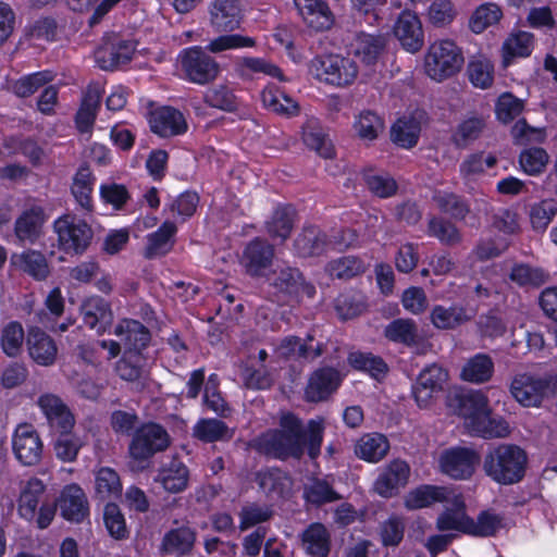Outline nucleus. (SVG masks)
Listing matches in <instances>:
<instances>
[{
	"mask_svg": "<svg viewBox=\"0 0 557 557\" xmlns=\"http://www.w3.org/2000/svg\"><path fill=\"white\" fill-rule=\"evenodd\" d=\"M324 425L320 421L309 420L307 429L293 412L280 418L278 428L262 432L252 441V448L260 455L280 461L300 460L305 453L311 460L321 454Z\"/></svg>",
	"mask_w": 557,
	"mask_h": 557,
	"instance_id": "obj_1",
	"label": "nucleus"
},
{
	"mask_svg": "<svg viewBox=\"0 0 557 557\" xmlns=\"http://www.w3.org/2000/svg\"><path fill=\"white\" fill-rule=\"evenodd\" d=\"M458 414L471 430L484 438L505 437L509 425L504 418H495L490 408L487 395L482 391L468 389L457 395Z\"/></svg>",
	"mask_w": 557,
	"mask_h": 557,
	"instance_id": "obj_2",
	"label": "nucleus"
},
{
	"mask_svg": "<svg viewBox=\"0 0 557 557\" xmlns=\"http://www.w3.org/2000/svg\"><path fill=\"white\" fill-rule=\"evenodd\" d=\"M527 451L516 444L490 447L483 459V471L493 482L513 485L521 482L528 468Z\"/></svg>",
	"mask_w": 557,
	"mask_h": 557,
	"instance_id": "obj_3",
	"label": "nucleus"
},
{
	"mask_svg": "<svg viewBox=\"0 0 557 557\" xmlns=\"http://www.w3.org/2000/svg\"><path fill=\"white\" fill-rule=\"evenodd\" d=\"M17 512L26 521H35L38 529L48 528L57 512V502L50 500L42 480L33 476L21 487Z\"/></svg>",
	"mask_w": 557,
	"mask_h": 557,
	"instance_id": "obj_4",
	"label": "nucleus"
},
{
	"mask_svg": "<svg viewBox=\"0 0 557 557\" xmlns=\"http://www.w3.org/2000/svg\"><path fill=\"white\" fill-rule=\"evenodd\" d=\"M52 228L59 250L71 257L83 256L94 239L91 225L76 214H62L53 221Z\"/></svg>",
	"mask_w": 557,
	"mask_h": 557,
	"instance_id": "obj_5",
	"label": "nucleus"
},
{
	"mask_svg": "<svg viewBox=\"0 0 557 557\" xmlns=\"http://www.w3.org/2000/svg\"><path fill=\"white\" fill-rule=\"evenodd\" d=\"M309 73L321 83L343 88L355 83L359 67L354 59L331 53L314 57Z\"/></svg>",
	"mask_w": 557,
	"mask_h": 557,
	"instance_id": "obj_6",
	"label": "nucleus"
},
{
	"mask_svg": "<svg viewBox=\"0 0 557 557\" xmlns=\"http://www.w3.org/2000/svg\"><path fill=\"white\" fill-rule=\"evenodd\" d=\"M465 63L461 49L449 39L430 45L424 57L425 74L435 82H443L460 72Z\"/></svg>",
	"mask_w": 557,
	"mask_h": 557,
	"instance_id": "obj_7",
	"label": "nucleus"
},
{
	"mask_svg": "<svg viewBox=\"0 0 557 557\" xmlns=\"http://www.w3.org/2000/svg\"><path fill=\"white\" fill-rule=\"evenodd\" d=\"M267 281L277 301H299L302 297L312 299L317 294L315 286L296 267H277Z\"/></svg>",
	"mask_w": 557,
	"mask_h": 557,
	"instance_id": "obj_8",
	"label": "nucleus"
},
{
	"mask_svg": "<svg viewBox=\"0 0 557 557\" xmlns=\"http://www.w3.org/2000/svg\"><path fill=\"white\" fill-rule=\"evenodd\" d=\"M171 437L165 428L157 422L140 425L133 434L128 446L129 457L143 469L149 466L151 458L168 449Z\"/></svg>",
	"mask_w": 557,
	"mask_h": 557,
	"instance_id": "obj_9",
	"label": "nucleus"
},
{
	"mask_svg": "<svg viewBox=\"0 0 557 557\" xmlns=\"http://www.w3.org/2000/svg\"><path fill=\"white\" fill-rule=\"evenodd\" d=\"M178 60L186 79L194 84H209L220 74V64L199 46L184 49Z\"/></svg>",
	"mask_w": 557,
	"mask_h": 557,
	"instance_id": "obj_10",
	"label": "nucleus"
},
{
	"mask_svg": "<svg viewBox=\"0 0 557 557\" xmlns=\"http://www.w3.org/2000/svg\"><path fill=\"white\" fill-rule=\"evenodd\" d=\"M552 374H516L510 383V394L523 407H540L550 397Z\"/></svg>",
	"mask_w": 557,
	"mask_h": 557,
	"instance_id": "obj_11",
	"label": "nucleus"
},
{
	"mask_svg": "<svg viewBox=\"0 0 557 557\" xmlns=\"http://www.w3.org/2000/svg\"><path fill=\"white\" fill-rule=\"evenodd\" d=\"M480 462L479 453L466 446L444 449L438 458L440 470L453 480H469Z\"/></svg>",
	"mask_w": 557,
	"mask_h": 557,
	"instance_id": "obj_12",
	"label": "nucleus"
},
{
	"mask_svg": "<svg viewBox=\"0 0 557 557\" xmlns=\"http://www.w3.org/2000/svg\"><path fill=\"white\" fill-rule=\"evenodd\" d=\"M133 40L111 34L103 38L102 44L95 50V61L101 70L113 71L128 63L135 52Z\"/></svg>",
	"mask_w": 557,
	"mask_h": 557,
	"instance_id": "obj_13",
	"label": "nucleus"
},
{
	"mask_svg": "<svg viewBox=\"0 0 557 557\" xmlns=\"http://www.w3.org/2000/svg\"><path fill=\"white\" fill-rule=\"evenodd\" d=\"M274 256V245L257 236L246 244L239 262L248 276L258 278L265 275L273 263Z\"/></svg>",
	"mask_w": 557,
	"mask_h": 557,
	"instance_id": "obj_14",
	"label": "nucleus"
},
{
	"mask_svg": "<svg viewBox=\"0 0 557 557\" xmlns=\"http://www.w3.org/2000/svg\"><path fill=\"white\" fill-rule=\"evenodd\" d=\"M343 382V376L334 367L324 366L313 370L304 389L305 400L308 403H323L337 392Z\"/></svg>",
	"mask_w": 557,
	"mask_h": 557,
	"instance_id": "obj_15",
	"label": "nucleus"
},
{
	"mask_svg": "<svg viewBox=\"0 0 557 557\" xmlns=\"http://www.w3.org/2000/svg\"><path fill=\"white\" fill-rule=\"evenodd\" d=\"M12 449L21 465L32 467L41 461L44 443L32 424L22 423L13 433Z\"/></svg>",
	"mask_w": 557,
	"mask_h": 557,
	"instance_id": "obj_16",
	"label": "nucleus"
},
{
	"mask_svg": "<svg viewBox=\"0 0 557 557\" xmlns=\"http://www.w3.org/2000/svg\"><path fill=\"white\" fill-rule=\"evenodd\" d=\"M49 216L40 205L25 208L14 222V235L22 246L37 244L44 235V227Z\"/></svg>",
	"mask_w": 557,
	"mask_h": 557,
	"instance_id": "obj_17",
	"label": "nucleus"
},
{
	"mask_svg": "<svg viewBox=\"0 0 557 557\" xmlns=\"http://www.w3.org/2000/svg\"><path fill=\"white\" fill-rule=\"evenodd\" d=\"M410 478V466L407 461L396 458L391 460L379 473L374 481V491L384 498H392L399 494Z\"/></svg>",
	"mask_w": 557,
	"mask_h": 557,
	"instance_id": "obj_18",
	"label": "nucleus"
},
{
	"mask_svg": "<svg viewBox=\"0 0 557 557\" xmlns=\"http://www.w3.org/2000/svg\"><path fill=\"white\" fill-rule=\"evenodd\" d=\"M255 482L269 499H285L293 486L290 474L277 466H265L255 473Z\"/></svg>",
	"mask_w": 557,
	"mask_h": 557,
	"instance_id": "obj_19",
	"label": "nucleus"
},
{
	"mask_svg": "<svg viewBox=\"0 0 557 557\" xmlns=\"http://www.w3.org/2000/svg\"><path fill=\"white\" fill-rule=\"evenodd\" d=\"M151 131L160 137H174L185 134L187 122L184 114L173 107H159L148 114Z\"/></svg>",
	"mask_w": 557,
	"mask_h": 557,
	"instance_id": "obj_20",
	"label": "nucleus"
},
{
	"mask_svg": "<svg viewBox=\"0 0 557 557\" xmlns=\"http://www.w3.org/2000/svg\"><path fill=\"white\" fill-rule=\"evenodd\" d=\"M393 32L405 50L414 53L422 48L424 35L421 21L416 12L404 10L399 13Z\"/></svg>",
	"mask_w": 557,
	"mask_h": 557,
	"instance_id": "obj_21",
	"label": "nucleus"
},
{
	"mask_svg": "<svg viewBox=\"0 0 557 557\" xmlns=\"http://www.w3.org/2000/svg\"><path fill=\"white\" fill-rule=\"evenodd\" d=\"M61 517L70 522H83L89 515V505L84 490L76 483L65 485L57 503Z\"/></svg>",
	"mask_w": 557,
	"mask_h": 557,
	"instance_id": "obj_22",
	"label": "nucleus"
},
{
	"mask_svg": "<svg viewBox=\"0 0 557 557\" xmlns=\"http://www.w3.org/2000/svg\"><path fill=\"white\" fill-rule=\"evenodd\" d=\"M114 335L120 337L124 351L144 354L151 343V332L140 321L123 319L115 326Z\"/></svg>",
	"mask_w": 557,
	"mask_h": 557,
	"instance_id": "obj_23",
	"label": "nucleus"
},
{
	"mask_svg": "<svg viewBox=\"0 0 557 557\" xmlns=\"http://www.w3.org/2000/svg\"><path fill=\"white\" fill-rule=\"evenodd\" d=\"M85 326L95 330L99 335L110 330L113 322L111 305L100 296L85 299L81 306Z\"/></svg>",
	"mask_w": 557,
	"mask_h": 557,
	"instance_id": "obj_24",
	"label": "nucleus"
},
{
	"mask_svg": "<svg viewBox=\"0 0 557 557\" xmlns=\"http://www.w3.org/2000/svg\"><path fill=\"white\" fill-rule=\"evenodd\" d=\"M28 355L39 366H52L57 359L58 347L54 339L39 326L28 327L26 334Z\"/></svg>",
	"mask_w": 557,
	"mask_h": 557,
	"instance_id": "obj_25",
	"label": "nucleus"
},
{
	"mask_svg": "<svg viewBox=\"0 0 557 557\" xmlns=\"http://www.w3.org/2000/svg\"><path fill=\"white\" fill-rule=\"evenodd\" d=\"M330 245L327 234L317 225H305L294 240V251L299 258L320 257Z\"/></svg>",
	"mask_w": 557,
	"mask_h": 557,
	"instance_id": "obj_26",
	"label": "nucleus"
},
{
	"mask_svg": "<svg viewBox=\"0 0 557 557\" xmlns=\"http://www.w3.org/2000/svg\"><path fill=\"white\" fill-rule=\"evenodd\" d=\"M473 317L474 312L469 311L461 304H451L449 307L435 305L430 311L432 325L442 331L456 330L470 322Z\"/></svg>",
	"mask_w": 557,
	"mask_h": 557,
	"instance_id": "obj_27",
	"label": "nucleus"
},
{
	"mask_svg": "<svg viewBox=\"0 0 557 557\" xmlns=\"http://www.w3.org/2000/svg\"><path fill=\"white\" fill-rule=\"evenodd\" d=\"M239 0H214L210 8V22L218 32H233L242 22Z\"/></svg>",
	"mask_w": 557,
	"mask_h": 557,
	"instance_id": "obj_28",
	"label": "nucleus"
},
{
	"mask_svg": "<svg viewBox=\"0 0 557 557\" xmlns=\"http://www.w3.org/2000/svg\"><path fill=\"white\" fill-rule=\"evenodd\" d=\"M296 216V209L292 205H277L264 225L268 235L273 240L284 243L294 230Z\"/></svg>",
	"mask_w": 557,
	"mask_h": 557,
	"instance_id": "obj_29",
	"label": "nucleus"
},
{
	"mask_svg": "<svg viewBox=\"0 0 557 557\" xmlns=\"http://www.w3.org/2000/svg\"><path fill=\"white\" fill-rule=\"evenodd\" d=\"M360 176L373 197L388 199L398 193L397 181L387 172H377L375 168L367 166L361 170Z\"/></svg>",
	"mask_w": 557,
	"mask_h": 557,
	"instance_id": "obj_30",
	"label": "nucleus"
},
{
	"mask_svg": "<svg viewBox=\"0 0 557 557\" xmlns=\"http://www.w3.org/2000/svg\"><path fill=\"white\" fill-rule=\"evenodd\" d=\"M470 516L466 511V504L461 495L454 496L453 507L446 508L436 519L438 531H458L469 534Z\"/></svg>",
	"mask_w": 557,
	"mask_h": 557,
	"instance_id": "obj_31",
	"label": "nucleus"
},
{
	"mask_svg": "<svg viewBox=\"0 0 557 557\" xmlns=\"http://www.w3.org/2000/svg\"><path fill=\"white\" fill-rule=\"evenodd\" d=\"M450 491L446 486L422 484L410 491L405 499L406 508L417 510L436 503L449 500Z\"/></svg>",
	"mask_w": 557,
	"mask_h": 557,
	"instance_id": "obj_32",
	"label": "nucleus"
},
{
	"mask_svg": "<svg viewBox=\"0 0 557 557\" xmlns=\"http://www.w3.org/2000/svg\"><path fill=\"white\" fill-rule=\"evenodd\" d=\"M447 380V372L437 364H431L424 368L413 387V394L417 403L426 401L432 394L443 388V383Z\"/></svg>",
	"mask_w": 557,
	"mask_h": 557,
	"instance_id": "obj_33",
	"label": "nucleus"
},
{
	"mask_svg": "<svg viewBox=\"0 0 557 557\" xmlns=\"http://www.w3.org/2000/svg\"><path fill=\"white\" fill-rule=\"evenodd\" d=\"M302 547L310 557H327L331 550V535L321 522L310 523L301 535Z\"/></svg>",
	"mask_w": 557,
	"mask_h": 557,
	"instance_id": "obj_34",
	"label": "nucleus"
},
{
	"mask_svg": "<svg viewBox=\"0 0 557 557\" xmlns=\"http://www.w3.org/2000/svg\"><path fill=\"white\" fill-rule=\"evenodd\" d=\"M389 450L387 437L381 433L363 434L355 445V455L367 462L376 463L382 460Z\"/></svg>",
	"mask_w": 557,
	"mask_h": 557,
	"instance_id": "obj_35",
	"label": "nucleus"
},
{
	"mask_svg": "<svg viewBox=\"0 0 557 557\" xmlns=\"http://www.w3.org/2000/svg\"><path fill=\"white\" fill-rule=\"evenodd\" d=\"M432 200L437 209L455 221H465L471 213L469 199L465 196L448 190H435Z\"/></svg>",
	"mask_w": 557,
	"mask_h": 557,
	"instance_id": "obj_36",
	"label": "nucleus"
},
{
	"mask_svg": "<svg viewBox=\"0 0 557 557\" xmlns=\"http://www.w3.org/2000/svg\"><path fill=\"white\" fill-rule=\"evenodd\" d=\"M349 367L358 372L366 373L376 381H382L388 373L386 361L370 351H350L347 356Z\"/></svg>",
	"mask_w": 557,
	"mask_h": 557,
	"instance_id": "obj_37",
	"label": "nucleus"
},
{
	"mask_svg": "<svg viewBox=\"0 0 557 557\" xmlns=\"http://www.w3.org/2000/svg\"><path fill=\"white\" fill-rule=\"evenodd\" d=\"M367 297L358 289L343 290L334 299V310L342 321L355 319L367 310Z\"/></svg>",
	"mask_w": 557,
	"mask_h": 557,
	"instance_id": "obj_38",
	"label": "nucleus"
},
{
	"mask_svg": "<svg viewBox=\"0 0 557 557\" xmlns=\"http://www.w3.org/2000/svg\"><path fill=\"white\" fill-rule=\"evenodd\" d=\"M295 5L306 23L317 30L327 29L333 23L332 12L324 1L295 0Z\"/></svg>",
	"mask_w": 557,
	"mask_h": 557,
	"instance_id": "obj_39",
	"label": "nucleus"
},
{
	"mask_svg": "<svg viewBox=\"0 0 557 557\" xmlns=\"http://www.w3.org/2000/svg\"><path fill=\"white\" fill-rule=\"evenodd\" d=\"M101 101V88L97 84L88 85L84 92L81 107L76 113L75 122L78 131L84 134L88 133L95 122L97 111Z\"/></svg>",
	"mask_w": 557,
	"mask_h": 557,
	"instance_id": "obj_40",
	"label": "nucleus"
},
{
	"mask_svg": "<svg viewBox=\"0 0 557 557\" xmlns=\"http://www.w3.org/2000/svg\"><path fill=\"white\" fill-rule=\"evenodd\" d=\"M177 226L173 221L165 220L157 231L148 234L146 257L151 259L157 256H165L174 245Z\"/></svg>",
	"mask_w": 557,
	"mask_h": 557,
	"instance_id": "obj_41",
	"label": "nucleus"
},
{
	"mask_svg": "<svg viewBox=\"0 0 557 557\" xmlns=\"http://www.w3.org/2000/svg\"><path fill=\"white\" fill-rule=\"evenodd\" d=\"M385 47L384 36L361 33L352 44V52L364 65H374Z\"/></svg>",
	"mask_w": 557,
	"mask_h": 557,
	"instance_id": "obj_42",
	"label": "nucleus"
},
{
	"mask_svg": "<svg viewBox=\"0 0 557 557\" xmlns=\"http://www.w3.org/2000/svg\"><path fill=\"white\" fill-rule=\"evenodd\" d=\"M426 120V113L423 110L403 114L391 126L392 139H418Z\"/></svg>",
	"mask_w": 557,
	"mask_h": 557,
	"instance_id": "obj_43",
	"label": "nucleus"
},
{
	"mask_svg": "<svg viewBox=\"0 0 557 557\" xmlns=\"http://www.w3.org/2000/svg\"><path fill=\"white\" fill-rule=\"evenodd\" d=\"M261 99L264 108L275 114L290 117L299 113L298 102L274 85L263 89Z\"/></svg>",
	"mask_w": 557,
	"mask_h": 557,
	"instance_id": "obj_44",
	"label": "nucleus"
},
{
	"mask_svg": "<svg viewBox=\"0 0 557 557\" xmlns=\"http://www.w3.org/2000/svg\"><path fill=\"white\" fill-rule=\"evenodd\" d=\"M123 485L117 471L111 467H100L95 471V496L104 502L122 496Z\"/></svg>",
	"mask_w": 557,
	"mask_h": 557,
	"instance_id": "obj_45",
	"label": "nucleus"
},
{
	"mask_svg": "<svg viewBox=\"0 0 557 557\" xmlns=\"http://www.w3.org/2000/svg\"><path fill=\"white\" fill-rule=\"evenodd\" d=\"M494 374V362L490 355L478 352L463 364L460 377L465 382L482 384L488 382Z\"/></svg>",
	"mask_w": 557,
	"mask_h": 557,
	"instance_id": "obj_46",
	"label": "nucleus"
},
{
	"mask_svg": "<svg viewBox=\"0 0 557 557\" xmlns=\"http://www.w3.org/2000/svg\"><path fill=\"white\" fill-rule=\"evenodd\" d=\"M383 335L387 341L406 347H413L419 342L418 325L412 319H394L384 327Z\"/></svg>",
	"mask_w": 557,
	"mask_h": 557,
	"instance_id": "obj_47",
	"label": "nucleus"
},
{
	"mask_svg": "<svg viewBox=\"0 0 557 557\" xmlns=\"http://www.w3.org/2000/svg\"><path fill=\"white\" fill-rule=\"evenodd\" d=\"M196 541V533L188 527H180L168 531L162 540V549L168 555L183 556L188 554Z\"/></svg>",
	"mask_w": 557,
	"mask_h": 557,
	"instance_id": "obj_48",
	"label": "nucleus"
},
{
	"mask_svg": "<svg viewBox=\"0 0 557 557\" xmlns=\"http://www.w3.org/2000/svg\"><path fill=\"white\" fill-rule=\"evenodd\" d=\"M364 261L357 256H343L330 260L325 272L331 278L348 281L366 272Z\"/></svg>",
	"mask_w": 557,
	"mask_h": 557,
	"instance_id": "obj_49",
	"label": "nucleus"
},
{
	"mask_svg": "<svg viewBox=\"0 0 557 557\" xmlns=\"http://www.w3.org/2000/svg\"><path fill=\"white\" fill-rule=\"evenodd\" d=\"M158 479L165 491L180 493L187 487L189 470L181 460L172 459L160 470Z\"/></svg>",
	"mask_w": 557,
	"mask_h": 557,
	"instance_id": "obj_50",
	"label": "nucleus"
},
{
	"mask_svg": "<svg viewBox=\"0 0 557 557\" xmlns=\"http://www.w3.org/2000/svg\"><path fill=\"white\" fill-rule=\"evenodd\" d=\"M533 46L534 41L531 33L520 30L510 34L502 47L504 65L508 66L516 58L529 57Z\"/></svg>",
	"mask_w": 557,
	"mask_h": 557,
	"instance_id": "obj_51",
	"label": "nucleus"
},
{
	"mask_svg": "<svg viewBox=\"0 0 557 557\" xmlns=\"http://www.w3.org/2000/svg\"><path fill=\"white\" fill-rule=\"evenodd\" d=\"M503 517L491 509L479 512L476 519L470 517L469 536L472 537H492L504 528Z\"/></svg>",
	"mask_w": 557,
	"mask_h": 557,
	"instance_id": "obj_52",
	"label": "nucleus"
},
{
	"mask_svg": "<svg viewBox=\"0 0 557 557\" xmlns=\"http://www.w3.org/2000/svg\"><path fill=\"white\" fill-rule=\"evenodd\" d=\"M304 499L307 504L321 507L325 504L342 499V495L338 494L333 485L325 479L314 478L310 484L305 486Z\"/></svg>",
	"mask_w": 557,
	"mask_h": 557,
	"instance_id": "obj_53",
	"label": "nucleus"
},
{
	"mask_svg": "<svg viewBox=\"0 0 557 557\" xmlns=\"http://www.w3.org/2000/svg\"><path fill=\"white\" fill-rule=\"evenodd\" d=\"M509 278L520 287L539 288L548 281L549 274L539 267H532L528 263H516L510 270Z\"/></svg>",
	"mask_w": 557,
	"mask_h": 557,
	"instance_id": "obj_54",
	"label": "nucleus"
},
{
	"mask_svg": "<svg viewBox=\"0 0 557 557\" xmlns=\"http://www.w3.org/2000/svg\"><path fill=\"white\" fill-rule=\"evenodd\" d=\"M475 327L480 337L488 339L502 337L507 332V324L497 308L481 313L475 321Z\"/></svg>",
	"mask_w": 557,
	"mask_h": 557,
	"instance_id": "obj_55",
	"label": "nucleus"
},
{
	"mask_svg": "<svg viewBox=\"0 0 557 557\" xmlns=\"http://www.w3.org/2000/svg\"><path fill=\"white\" fill-rule=\"evenodd\" d=\"M426 234L447 246H454L461 242L458 227L453 222L437 215L429 219Z\"/></svg>",
	"mask_w": 557,
	"mask_h": 557,
	"instance_id": "obj_56",
	"label": "nucleus"
},
{
	"mask_svg": "<svg viewBox=\"0 0 557 557\" xmlns=\"http://www.w3.org/2000/svg\"><path fill=\"white\" fill-rule=\"evenodd\" d=\"M57 437L53 443L55 457L63 462H73L77 459L78 453L83 447L81 437L73 431L54 434Z\"/></svg>",
	"mask_w": 557,
	"mask_h": 557,
	"instance_id": "obj_57",
	"label": "nucleus"
},
{
	"mask_svg": "<svg viewBox=\"0 0 557 557\" xmlns=\"http://www.w3.org/2000/svg\"><path fill=\"white\" fill-rule=\"evenodd\" d=\"M354 131L362 139H376L385 129L384 120L372 111H362L354 122Z\"/></svg>",
	"mask_w": 557,
	"mask_h": 557,
	"instance_id": "obj_58",
	"label": "nucleus"
},
{
	"mask_svg": "<svg viewBox=\"0 0 557 557\" xmlns=\"http://www.w3.org/2000/svg\"><path fill=\"white\" fill-rule=\"evenodd\" d=\"M145 363L144 354L123 351L121 359L116 362L115 371L122 380L135 382L141 377Z\"/></svg>",
	"mask_w": 557,
	"mask_h": 557,
	"instance_id": "obj_59",
	"label": "nucleus"
},
{
	"mask_svg": "<svg viewBox=\"0 0 557 557\" xmlns=\"http://www.w3.org/2000/svg\"><path fill=\"white\" fill-rule=\"evenodd\" d=\"M26 336L18 321H10L1 331L0 345L8 357H16L21 354Z\"/></svg>",
	"mask_w": 557,
	"mask_h": 557,
	"instance_id": "obj_60",
	"label": "nucleus"
},
{
	"mask_svg": "<svg viewBox=\"0 0 557 557\" xmlns=\"http://www.w3.org/2000/svg\"><path fill=\"white\" fill-rule=\"evenodd\" d=\"M557 214V201L543 199L531 206L530 222L533 231L544 233Z\"/></svg>",
	"mask_w": 557,
	"mask_h": 557,
	"instance_id": "obj_61",
	"label": "nucleus"
},
{
	"mask_svg": "<svg viewBox=\"0 0 557 557\" xmlns=\"http://www.w3.org/2000/svg\"><path fill=\"white\" fill-rule=\"evenodd\" d=\"M103 522L109 534L115 540L127 539L129 531L117 504L108 502L103 508Z\"/></svg>",
	"mask_w": 557,
	"mask_h": 557,
	"instance_id": "obj_62",
	"label": "nucleus"
},
{
	"mask_svg": "<svg viewBox=\"0 0 557 557\" xmlns=\"http://www.w3.org/2000/svg\"><path fill=\"white\" fill-rule=\"evenodd\" d=\"M405 521L404 518L397 515H391L380 525V540L384 547L398 546L404 540L405 535Z\"/></svg>",
	"mask_w": 557,
	"mask_h": 557,
	"instance_id": "obj_63",
	"label": "nucleus"
},
{
	"mask_svg": "<svg viewBox=\"0 0 557 557\" xmlns=\"http://www.w3.org/2000/svg\"><path fill=\"white\" fill-rule=\"evenodd\" d=\"M21 269L36 280H45L49 274V268L44 253L28 249L20 256Z\"/></svg>",
	"mask_w": 557,
	"mask_h": 557,
	"instance_id": "obj_64",
	"label": "nucleus"
}]
</instances>
